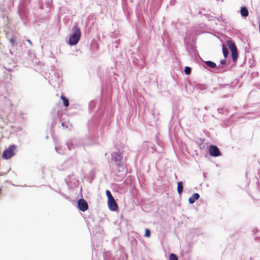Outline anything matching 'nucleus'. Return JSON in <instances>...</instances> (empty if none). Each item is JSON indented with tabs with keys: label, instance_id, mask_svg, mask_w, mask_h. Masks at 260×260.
<instances>
[{
	"label": "nucleus",
	"instance_id": "obj_1",
	"mask_svg": "<svg viewBox=\"0 0 260 260\" xmlns=\"http://www.w3.org/2000/svg\"><path fill=\"white\" fill-rule=\"evenodd\" d=\"M72 34L69 38L68 43L70 45H76L79 42L81 35L80 28L78 27V24L75 23L72 29Z\"/></svg>",
	"mask_w": 260,
	"mask_h": 260
},
{
	"label": "nucleus",
	"instance_id": "obj_2",
	"mask_svg": "<svg viewBox=\"0 0 260 260\" xmlns=\"http://www.w3.org/2000/svg\"><path fill=\"white\" fill-rule=\"evenodd\" d=\"M16 146L14 145L10 146L3 153L2 156L5 159H9L15 153Z\"/></svg>",
	"mask_w": 260,
	"mask_h": 260
},
{
	"label": "nucleus",
	"instance_id": "obj_3",
	"mask_svg": "<svg viewBox=\"0 0 260 260\" xmlns=\"http://www.w3.org/2000/svg\"><path fill=\"white\" fill-rule=\"evenodd\" d=\"M228 45L232 52V55L233 60L235 61L238 57V53L237 48L234 43L231 40H228L227 42Z\"/></svg>",
	"mask_w": 260,
	"mask_h": 260
},
{
	"label": "nucleus",
	"instance_id": "obj_4",
	"mask_svg": "<svg viewBox=\"0 0 260 260\" xmlns=\"http://www.w3.org/2000/svg\"><path fill=\"white\" fill-rule=\"evenodd\" d=\"M122 157L123 156L120 152H114L112 153V159L119 166L122 165Z\"/></svg>",
	"mask_w": 260,
	"mask_h": 260
},
{
	"label": "nucleus",
	"instance_id": "obj_5",
	"mask_svg": "<svg viewBox=\"0 0 260 260\" xmlns=\"http://www.w3.org/2000/svg\"><path fill=\"white\" fill-rule=\"evenodd\" d=\"M209 152L210 155L216 157L220 155V152L218 147L214 145H212L209 149Z\"/></svg>",
	"mask_w": 260,
	"mask_h": 260
},
{
	"label": "nucleus",
	"instance_id": "obj_6",
	"mask_svg": "<svg viewBox=\"0 0 260 260\" xmlns=\"http://www.w3.org/2000/svg\"><path fill=\"white\" fill-rule=\"evenodd\" d=\"M108 207L111 211H115L118 208L117 204L116 203L114 198L108 200Z\"/></svg>",
	"mask_w": 260,
	"mask_h": 260
},
{
	"label": "nucleus",
	"instance_id": "obj_7",
	"mask_svg": "<svg viewBox=\"0 0 260 260\" xmlns=\"http://www.w3.org/2000/svg\"><path fill=\"white\" fill-rule=\"evenodd\" d=\"M78 206L79 209L83 212L86 211L88 207L87 202L84 199H80L78 201Z\"/></svg>",
	"mask_w": 260,
	"mask_h": 260
},
{
	"label": "nucleus",
	"instance_id": "obj_8",
	"mask_svg": "<svg viewBox=\"0 0 260 260\" xmlns=\"http://www.w3.org/2000/svg\"><path fill=\"white\" fill-rule=\"evenodd\" d=\"M199 198H200V194L198 193H194L189 198L188 202L190 204H193L196 202V201L198 200Z\"/></svg>",
	"mask_w": 260,
	"mask_h": 260
},
{
	"label": "nucleus",
	"instance_id": "obj_9",
	"mask_svg": "<svg viewBox=\"0 0 260 260\" xmlns=\"http://www.w3.org/2000/svg\"><path fill=\"white\" fill-rule=\"evenodd\" d=\"M240 14L242 17H246L248 15V11L246 8L242 7L240 10Z\"/></svg>",
	"mask_w": 260,
	"mask_h": 260
},
{
	"label": "nucleus",
	"instance_id": "obj_10",
	"mask_svg": "<svg viewBox=\"0 0 260 260\" xmlns=\"http://www.w3.org/2000/svg\"><path fill=\"white\" fill-rule=\"evenodd\" d=\"M183 190V183L181 181L178 182L177 183V192L181 196Z\"/></svg>",
	"mask_w": 260,
	"mask_h": 260
},
{
	"label": "nucleus",
	"instance_id": "obj_11",
	"mask_svg": "<svg viewBox=\"0 0 260 260\" xmlns=\"http://www.w3.org/2000/svg\"><path fill=\"white\" fill-rule=\"evenodd\" d=\"M222 52L224 58H226L229 55V51L227 48L223 45H222Z\"/></svg>",
	"mask_w": 260,
	"mask_h": 260
},
{
	"label": "nucleus",
	"instance_id": "obj_12",
	"mask_svg": "<svg viewBox=\"0 0 260 260\" xmlns=\"http://www.w3.org/2000/svg\"><path fill=\"white\" fill-rule=\"evenodd\" d=\"M205 63L210 67L211 68L214 69L216 67V63L211 61H207Z\"/></svg>",
	"mask_w": 260,
	"mask_h": 260
},
{
	"label": "nucleus",
	"instance_id": "obj_13",
	"mask_svg": "<svg viewBox=\"0 0 260 260\" xmlns=\"http://www.w3.org/2000/svg\"><path fill=\"white\" fill-rule=\"evenodd\" d=\"M61 98L63 101L64 106L66 107H68L69 105L68 100L63 95L61 96Z\"/></svg>",
	"mask_w": 260,
	"mask_h": 260
},
{
	"label": "nucleus",
	"instance_id": "obj_14",
	"mask_svg": "<svg viewBox=\"0 0 260 260\" xmlns=\"http://www.w3.org/2000/svg\"><path fill=\"white\" fill-rule=\"evenodd\" d=\"M169 260H178L177 255L174 253H171L170 255Z\"/></svg>",
	"mask_w": 260,
	"mask_h": 260
},
{
	"label": "nucleus",
	"instance_id": "obj_15",
	"mask_svg": "<svg viewBox=\"0 0 260 260\" xmlns=\"http://www.w3.org/2000/svg\"><path fill=\"white\" fill-rule=\"evenodd\" d=\"M106 194L107 197L108 198V200H109V199L113 198L112 195V194L111 193V192L109 190H106Z\"/></svg>",
	"mask_w": 260,
	"mask_h": 260
},
{
	"label": "nucleus",
	"instance_id": "obj_16",
	"mask_svg": "<svg viewBox=\"0 0 260 260\" xmlns=\"http://www.w3.org/2000/svg\"><path fill=\"white\" fill-rule=\"evenodd\" d=\"M184 71L186 75H189L191 73V69L190 67H186Z\"/></svg>",
	"mask_w": 260,
	"mask_h": 260
},
{
	"label": "nucleus",
	"instance_id": "obj_17",
	"mask_svg": "<svg viewBox=\"0 0 260 260\" xmlns=\"http://www.w3.org/2000/svg\"><path fill=\"white\" fill-rule=\"evenodd\" d=\"M150 236V231L149 229L145 230V236L147 237H149Z\"/></svg>",
	"mask_w": 260,
	"mask_h": 260
},
{
	"label": "nucleus",
	"instance_id": "obj_18",
	"mask_svg": "<svg viewBox=\"0 0 260 260\" xmlns=\"http://www.w3.org/2000/svg\"><path fill=\"white\" fill-rule=\"evenodd\" d=\"M15 38L14 37H12L11 39L10 40V42L11 43V44L13 45H14L15 43Z\"/></svg>",
	"mask_w": 260,
	"mask_h": 260
},
{
	"label": "nucleus",
	"instance_id": "obj_19",
	"mask_svg": "<svg viewBox=\"0 0 260 260\" xmlns=\"http://www.w3.org/2000/svg\"><path fill=\"white\" fill-rule=\"evenodd\" d=\"M72 145V143L71 142H69L67 143V146L69 150L71 149V146Z\"/></svg>",
	"mask_w": 260,
	"mask_h": 260
},
{
	"label": "nucleus",
	"instance_id": "obj_20",
	"mask_svg": "<svg viewBox=\"0 0 260 260\" xmlns=\"http://www.w3.org/2000/svg\"><path fill=\"white\" fill-rule=\"evenodd\" d=\"M226 63V60L225 59H222L220 61V63L221 64H224Z\"/></svg>",
	"mask_w": 260,
	"mask_h": 260
},
{
	"label": "nucleus",
	"instance_id": "obj_21",
	"mask_svg": "<svg viewBox=\"0 0 260 260\" xmlns=\"http://www.w3.org/2000/svg\"><path fill=\"white\" fill-rule=\"evenodd\" d=\"M55 150L57 152L59 153H61V152L59 151V149L58 147H55Z\"/></svg>",
	"mask_w": 260,
	"mask_h": 260
},
{
	"label": "nucleus",
	"instance_id": "obj_22",
	"mask_svg": "<svg viewBox=\"0 0 260 260\" xmlns=\"http://www.w3.org/2000/svg\"><path fill=\"white\" fill-rule=\"evenodd\" d=\"M26 41H27V42H28V43H29V44H30L31 45H32V43H31V41H30V40H29V39H27V40H26Z\"/></svg>",
	"mask_w": 260,
	"mask_h": 260
}]
</instances>
